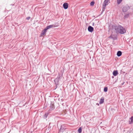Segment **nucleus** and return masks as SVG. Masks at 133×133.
<instances>
[{
	"instance_id": "nucleus-5",
	"label": "nucleus",
	"mask_w": 133,
	"mask_h": 133,
	"mask_svg": "<svg viewBox=\"0 0 133 133\" xmlns=\"http://www.w3.org/2000/svg\"><path fill=\"white\" fill-rule=\"evenodd\" d=\"M88 30L89 31L92 32L94 30L93 28L91 26H89L88 28Z\"/></svg>"
},
{
	"instance_id": "nucleus-14",
	"label": "nucleus",
	"mask_w": 133,
	"mask_h": 133,
	"mask_svg": "<svg viewBox=\"0 0 133 133\" xmlns=\"http://www.w3.org/2000/svg\"><path fill=\"white\" fill-rule=\"evenodd\" d=\"M104 91L105 92H107L108 90V88L107 87H105L104 88Z\"/></svg>"
},
{
	"instance_id": "nucleus-3",
	"label": "nucleus",
	"mask_w": 133,
	"mask_h": 133,
	"mask_svg": "<svg viewBox=\"0 0 133 133\" xmlns=\"http://www.w3.org/2000/svg\"><path fill=\"white\" fill-rule=\"evenodd\" d=\"M47 30L45 28L44 30H43L40 36L42 37L44 36L45 35V34L46 32V30Z\"/></svg>"
},
{
	"instance_id": "nucleus-9",
	"label": "nucleus",
	"mask_w": 133,
	"mask_h": 133,
	"mask_svg": "<svg viewBox=\"0 0 133 133\" xmlns=\"http://www.w3.org/2000/svg\"><path fill=\"white\" fill-rule=\"evenodd\" d=\"M104 102V99L103 98H102L100 99L99 102V104H102Z\"/></svg>"
},
{
	"instance_id": "nucleus-8",
	"label": "nucleus",
	"mask_w": 133,
	"mask_h": 133,
	"mask_svg": "<svg viewBox=\"0 0 133 133\" xmlns=\"http://www.w3.org/2000/svg\"><path fill=\"white\" fill-rule=\"evenodd\" d=\"M122 53L120 51H118L117 53V55L118 56H120L122 55Z\"/></svg>"
},
{
	"instance_id": "nucleus-16",
	"label": "nucleus",
	"mask_w": 133,
	"mask_h": 133,
	"mask_svg": "<svg viewBox=\"0 0 133 133\" xmlns=\"http://www.w3.org/2000/svg\"><path fill=\"white\" fill-rule=\"evenodd\" d=\"M30 18L29 17H28L26 18V19H27L28 20L30 19Z\"/></svg>"
},
{
	"instance_id": "nucleus-6",
	"label": "nucleus",
	"mask_w": 133,
	"mask_h": 133,
	"mask_svg": "<svg viewBox=\"0 0 133 133\" xmlns=\"http://www.w3.org/2000/svg\"><path fill=\"white\" fill-rule=\"evenodd\" d=\"M118 74L117 71H114L113 72V74L115 76H116Z\"/></svg>"
},
{
	"instance_id": "nucleus-10",
	"label": "nucleus",
	"mask_w": 133,
	"mask_h": 133,
	"mask_svg": "<svg viewBox=\"0 0 133 133\" xmlns=\"http://www.w3.org/2000/svg\"><path fill=\"white\" fill-rule=\"evenodd\" d=\"M130 121H129V123L130 124H132L133 122V116L131 117L130 118Z\"/></svg>"
},
{
	"instance_id": "nucleus-11",
	"label": "nucleus",
	"mask_w": 133,
	"mask_h": 133,
	"mask_svg": "<svg viewBox=\"0 0 133 133\" xmlns=\"http://www.w3.org/2000/svg\"><path fill=\"white\" fill-rule=\"evenodd\" d=\"M95 2L94 1L91 2L90 3V5L91 6H93L95 4Z\"/></svg>"
},
{
	"instance_id": "nucleus-7",
	"label": "nucleus",
	"mask_w": 133,
	"mask_h": 133,
	"mask_svg": "<svg viewBox=\"0 0 133 133\" xmlns=\"http://www.w3.org/2000/svg\"><path fill=\"white\" fill-rule=\"evenodd\" d=\"M53 27V25H50L47 26L45 28L47 30L48 29L50 28H52Z\"/></svg>"
},
{
	"instance_id": "nucleus-15",
	"label": "nucleus",
	"mask_w": 133,
	"mask_h": 133,
	"mask_svg": "<svg viewBox=\"0 0 133 133\" xmlns=\"http://www.w3.org/2000/svg\"><path fill=\"white\" fill-rule=\"evenodd\" d=\"M126 9V8L125 7L123 8V11L125 12L126 11L124 10L125 9Z\"/></svg>"
},
{
	"instance_id": "nucleus-1",
	"label": "nucleus",
	"mask_w": 133,
	"mask_h": 133,
	"mask_svg": "<svg viewBox=\"0 0 133 133\" xmlns=\"http://www.w3.org/2000/svg\"><path fill=\"white\" fill-rule=\"evenodd\" d=\"M112 29H115L117 32H118L121 34H123L126 32L125 29L120 25H113L112 26Z\"/></svg>"
},
{
	"instance_id": "nucleus-2",
	"label": "nucleus",
	"mask_w": 133,
	"mask_h": 133,
	"mask_svg": "<svg viewBox=\"0 0 133 133\" xmlns=\"http://www.w3.org/2000/svg\"><path fill=\"white\" fill-rule=\"evenodd\" d=\"M110 0H105L104 1L103 5V10L104 11L105 8L106 6L108 5V3H110L109 1Z\"/></svg>"
},
{
	"instance_id": "nucleus-4",
	"label": "nucleus",
	"mask_w": 133,
	"mask_h": 133,
	"mask_svg": "<svg viewBox=\"0 0 133 133\" xmlns=\"http://www.w3.org/2000/svg\"><path fill=\"white\" fill-rule=\"evenodd\" d=\"M68 4L66 3H64L63 5V8L65 9H67L68 7Z\"/></svg>"
},
{
	"instance_id": "nucleus-13",
	"label": "nucleus",
	"mask_w": 133,
	"mask_h": 133,
	"mask_svg": "<svg viewBox=\"0 0 133 133\" xmlns=\"http://www.w3.org/2000/svg\"><path fill=\"white\" fill-rule=\"evenodd\" d=\"M122 0H117V3L118 4H120L122 1Z\"/></svg>"
},
{
	"instance_id": "nucleus-12",
	"label": "nucleus",
	"mask_w": 133,
	"mask_h": 133,
	"mask_svg": "<svg viewBox=\"0 0 133 133\" xmlns=\"http://www.w3.org/2000/svg\"><path fill=\"white\" fill-rule=\"evenodd\" d=\"M78 132L79 133H81L82 132V129L81 127L79 128L78 130Z\"/></svg>"
}]
</instances>
